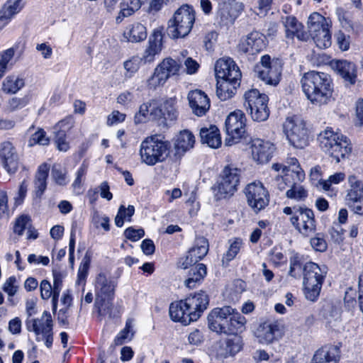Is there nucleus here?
Instances as JSON below:
<instances>
[{
  "mask_svg": "<svg viewBox=\"0 0 363 363\" xmlns=\"http://www.w3.org/2000/svg\"><path fill=\"white\" fill-rule=\"evenodd\" d=\"M49 170L50 165L47 163L41 164L38 168L34 180L35 192L38 197H40L47 188Z\"/></svg>",
  "mask_w": 363,
  "mask_h": 363,
  "instance_id": "33",
  "label": "nucleus"
},
{
  "mask_svg": "<svg viewBox=\"0 0 363 363\" xmlns=\"http://www.w3.org/2000/svg\"><path fill=\"white\" fill-rule=\"evenodd\" d=\"M302 262L298 255H295L290 258L289 274L295 278L300 277L303 273Z\"/></svg>",
  "mask_w": 363,
  "mask_h": 363,
  "instance_id": "56",
  "label": "nucleus"
},
{
  "mask_svg": "<svg viewBox=\"0 0 363 363\" xmlns=\"http://www.w3.org/2000/svg\"><path fill=\"white\" fill-rule=\"evenodd\" d=\"M284 131L294 147L302 149L308 144V130L305 121L299 117L287 118L284 123Z\"/></svg>",
  "mask_w": 363,
  "mask_h": 363,
  "instance_id": "10",
  "label": "nucleus"
},
{
  "mask_svg": "<svg viewBox=\"0 0 363 363\" xmlns=\"http://www.w3.org/2000/svg\"><path fill=\"white\" fill-rule=\"evenodd\" d=\"M309 40L313 39L317 47L325 49L331 45V35L328 21L318 13L310 15L307 22Z\"/></svg>",
  "mask_w": 363,
  "mask_h": 363,
  "instance_id": "7",
  "label": "nucleus"
},
{
  "mask_svg": "<svg viewBox=\"0 0 363 363\" xmlns=\"http://www.w3.org/2000/svg\"><path fill=\"white\" fill-rule=\"evenodd\" d=\"M62 281L61 279L56 274H54V281H53V287H52L53 296L52 298L53 312H55L57 310V308L58 298H59L60 292L62 289Z\"/></svg>",
  "mask_w": 363,
  "mask_h": 363,
  "instance_id": "59",
  "label": "nucleus"
},
{
  "mask_svg": "<svg viewBox=\"0 0 363 363\" xmlns=\"http://www.w3.org/2000/svg\"><path fill=\"white\" fill-rule=\"evenodd\" d=\"M298 182L296 178L294 179L292 185L290 186V189L287 190L286 195L289 199L303 201L308 196V192L302 186L297 184Z\"/></svg>",
  "mask_w": 363,
  "mask_h": 363,
  "instance_id": "47",
  "label": "nucleus"
},
{
  "mask_svg": "<svg viewBox=\"0 0 363 363\" xmlns=\"http://www.w3.org/2000/svg\"><path fill=\"white\" fill-rule=\"evenodd\" d=\"M26 328L34 333L37 342H43L48 348H51L54 340L53 320L50 313L45 311L40 318H28Z\"/></svg>",
  "mask_w": 363,
  "mask_h": 363,
  "instance_id": "9",
  "label": "nucleus"
},
{
  "mask_svg": "<svg viewBox=\"0 0 363 363\" xmlns=\"http://www.w3.org/2000/svg\"><path fill=\"white\" fill-rule=\"evenodd\" d=\"M28 102V101L26 97H13L8 101L7 108L10 112H13L18 109L23 108L27 105Z\"/></svg>",
  "mask_w": 363,
  "mask_h": 363,
  "instance_id": "63",
  "label": "nucleus"
},
{
  "mask_svg": "<svg viewBox=\"0 0 363 363\" xmlns=\"http://www.w3.org/2000/svg\"><path fill=\"white\" fill-rule=\"evenodd\" d=\"M25 85L24 79L21 77L10 75L3 82L2 90L6 94H13L18 92Z\"/></svg>",
  "mask_w": 363,
  "mask_h": 363,
  "instance_id": "40",
  "label": "nucleus"
},
{
  "mask_svg": "<svg viewBox=\"0 0 363 363\" xmlns=\"http://www.w3.org/2000/svg\"><path fill=\"white\" fill-rule=\"evenodd\" d=\"M67 170L60 164H54L51 170V177L55 183L59 186H65L68 184L69 179L67 176Z\"/></svg>",
  "mask_w": 363,
  "mask_h": 363,
  "instance_id": "49",
  "label": "nucleus"
},
{
  "mask_svg": "<svg viewBox=\"0 0 363 363\" xmlns=\"http://www.w3.org/2000/svg\"><path fill=\"white\" fill-rule=\"evenodd\" d=\"M264 48V37L257 31L252 32L242 38L238 45L239 50L248 55L257 54Z\"/></svg>",
  "mask_w": 363,
  "mask_h": 363,
  "instance_id": "20",
  "label": "nucleus"
},
{
  "mask_svg": "<svg viewBox=\"0 0 363 363\" xmlns=\"http://www.w3.org/2000/svg\"><path fill=\"white\" fill-rule=\"evenodd\" d=\"M303 275L305 296L311 301H315L319 296L326 271L314 262H307L303 266Z\"/></svg>",
  "mask_w": 363,
  "mask_h": 363,
  "instance_id": "6",
  "label": "nucleus"
},
{
  "mask_svg": "<svg viewBox=\"0 0 363 363\" xmlns=\"http://www.w3.org/2000/svg\"><path fill=\"white\" fill-rule=\"evenodd\" d=\"M147 102L150 117L152 120H160L164 118L163 110L160 104L155 99L150 100Z\"/></svg>",
  "mask_w": 363,
  "mask_h": 363,
  "instance_id": "54",
  "label": "nucleus"
},
{
  "mask_svg": "<svg viewBox=\"0 0 363 363\" xmlns=\"http://www.w3.org/2000/svg\"><path fill=\"white\" fill-rule=\"evenodd\" d=\"M245 114L240 110L231 112L227 116L225 122V129L228 136L225 139L226 145L237 143L243 136L245 133Z\"/></svg>",
  "mask_w": 363,
  "mask_h": 363,
  "instance_id": "13",
  "label": "nucleus"
},
{
  "mask_svg": "<svg viewBox=\"0 0 363 363\" xmlns=\"http://www.w3.org/2000/svg\"><path fill=\"white\" fill-rule=\"evenodd\" d=\"M23 6V0H8L0 10V21L8 23Z\"/></svg>",
  "mask_w": 363,
  "mask_h": 363,
  "instance_id": "34",
  "label": "nucleus"
},
{
  "mask_svg": "<svg viewBox=\"0 0 363 363\" xmlns=\"http://www.w3.org/2000/svg\"><path fill=\"white\" fill-rule=\"evenodd\" d=\"M89 265L90 259L89 258L85 257L79 267L77 283L78 284H82L84 287L86 284V279L88 275Z\"/></svg>",
  "mask_w": 363,
  "mask_h": 363,
  "instance_id": "57",
  "label": "nucleus"
},
{
  "mask_svg": "<svg viewBox=\"0 0 363 363\" xmlns=\"http://www.w3.org/2000/svg\"><path fill=\"white\" fill-rule=\"evenodd\" d=\"M252 155L253 159L259 163H266L272 157L274 147L269 141L257 138L252 143Z\"/></svg>",
  "mask_w": 363,
  "mask_h": 363,
  "instance_id": "23",
  "label": "nucleus"
},
{
  "mask_svg": "<svg viewBox=\"0 0 363 363\" xmlns=\"http://www.w3.org/2000/svg\"><path fill=\"white\" fill-rule=\"evenodd\" d=\"M247 202L254 212L263 210L269 203V194L261 182L248 184L244 190Z\"/></svg>",
  "mask_w": 363,
  "mask_h": 363,
  "instance_id": "12",
  "label": "nucleus"
},
{
  "mask_svg": "<svg viewBox=\"0 0 363 363\" xmlns=\"http://www.w3.org/2000/svg\"><path fill=\"white\" fill-rule=\"evenodd\" d=\"M143 60L138 56H133L123 62V67L125 70L124 76L125 78H131L139 69Z\"/></svg>",
  "mask_w": 363,
  "mask_h": 363,
  "instance_id": "52",
  "label": "nucleus"
},
{
  "mask_svg": "<svg viewBox=\"0 0 363 363\" xmlns=\"http://www.w3.org/2000/svg\"><path fill=\"white\" fill-rule=\"evenodd\" d=\"M196 12L192 6L184 4L177 9L167 23V33L172 39L184 38L192 30Z\"/></svg>",
  "mask_w": 363,
  "mask_h": 363,
  "instance_id": "5",
  "label": "nucleus"
},
{
  "mask_svg": "<svg viewBox=\"0 0 363 363\" xmlns=\"http://www.w3.org/2000/svg\"><path fill=\"white\" fill-rule=\"evenodd\" d=\"M341 344L328 345L318 350L311 363H338Z\"/></svg>",
  "mask_w": 363,
  "mask_h": 363,
  "instance_id": "24",
  "label": "nucleus"
},
{
  "mask_svg": "<svg viewBox=\"0 0 363 363\" xmlns=\"http://www.w3.org/2000/svg\"><path fill=\"white\" fill-rule=\"evenodd\" d=\"M141 6L140 0H123L121 3V11L116 18V23H120L124 18L130 16Z\"/></svg>",
  "mask_w": 363,
  "mask_h": 363,
  "instance_id": "36",
  "label": "nucleus"
},
{
  "mask_svg": "<svg viewBox=\"0 0 363 363\" xmlns=\"http://www.w3.org/2000/svg\"><path fill=\"white\" fill-rule=\"evenodd\" d=\"M177 99L175 97H171L166 99L162 104H160L163 110L164 118L165 121H174L178 116V111L176 108Z\"/></svg>",
  "mask_w": 363,
  "mask_h": 363,
  "instance_id": "42",
  "label": "nucleus"
},
{
  "mask_svg": "<svg viewBox=\"0 0 363 363\" xmlns=\"http://www.w3.org/2000/svg\"><path fill=\"white\" fill-rule=\"evenodd\" d=\"M286 173L292 174L296 181L302 182L305 179V173L300 167L298 161L295 157H289L286 160Z\"/></svg>",
  "mask_w": 363,
  "mask_h": 363,
  "instance_id": "46",
  "label": "nucleus"
},
{
  "mask_svg": "<svg viewBox=\"0 0 363 363\" xmlns=\"http://www.w3.org/2000/svg\"><path fill=\"white\" fill-rule=\"evenodd\" d=\"M290 221L296 229L304 236H310L315 232L316 220L313 211L306 207L295 208Z\"/></svg>",
  "mask_w": 363,
  "mask_h": 363,
  "instance_id": "14",
  "label": "nucleus"
},
{
  "mask_svg": "<svg viewBox=\"0 0 363 363\" xmlns=\"http://www.w3.org/2000/svg\"><path fill=\"white\" fill-rule=\"evenodd\" d=\"M240 170L233 165H227L222 170L216 184L213 187L216 199L231 197L238 190Z\"/></svg>",
  "mask_w": 363,
  "mask_h": 363,
  "instance_id": "8",
  "label": "nucleus"
},
{
  "mask_svg": "<svg viewBox=\"0 0 363 363\" xmlns=\"http://www.w3.org/2000/svg\"><path fill=\"white\" fill-rule=\"evenodd\" d=\"M234 311L235 309L228 306L213 309L208 315L209 329L217 333H220L223 327L225 325Z\"/></svg>",
  "mask_w": 363,
  "mask_h": 363,
  "instance_id": "17",
  "label": "nucleus"
},
{
  "mask_svg": "<svg viewBox=\"0 0 363 363\" xmlns=\"http://www.w3.org/2000/svg\"><path fill=\"white\" fill-rule=\"evenodd\" d=\"M281 23L285 29V35L288 39L293 40L295 37L301 41L309 40L308 33L304 30V27L296 17L286 16L281 17Z\"/></svg>",
  "mask_w": 363,
  "mask_h": 363,
  "instance_id": "18",
  "label": "nucleus"
},
{
  "mask_svg": "<svg viewBox=\"0 0 363 363\" xmlns=\"http://www.w3.org/2000/svg\"><path fill=\"white\" fill-rule=\"evenodd\" d=\"M240 80L217 79L216 95L221 101L231 99L240 86Z\"/></svg>",
  "mask_w": 363,
  "mask_h": 363,
  "instance_id": "28",
  "label": "nucleus"
},
{
  "mask_svg": "<svg viewBox=\"0 0 363 363\" xmlns=\"http://www.w3.org/2000/svg\"><path fill=\"white\" fill-rule=\"evenodd\" d=\"M303 92L315 105L328 104L333 96V83L330 76L325 72L310 71L301 79Z\"/></svg>",
  "mask_w": 363,
  "mask_h": 363,
  "instance_id": "1",
  "label": "nucleus"
},
{
  "mask_svg": "<svg viewBox=\"0 0 363 363\" xmlns=\"http://www.w3.org/2000/svg\"><path fill=\"white\" fill-rule=\"evenodd\" d=\"M201 141L211 148H218L221 145V137L218 128L215 125L202 128L200 130Z\"/></svg>",
  "mask_w": 363,
  "mask_h": 363,
  "instance_id": "31",
  "label": "nucleus"
},
{
  "mask_svg": "<svg viewBox=\"0 0 363 363\" xmlns=\"http://www.w3.org/2000/svg\"><path fill=\"white\" fill-rule=\"evenodd\" d=\"M215 72L217 79H241V72L231 58H220L215 64Z\"/></svg>",
  "mask_w": 363,
  "mask_h": 363,
  "instance_id": "15",
  "label": "nucleus"
},
{
  "mask_svg": "<svg viewBox=\"0 0 363 363\" xmlns=\"http://www.w3.org/2000/svg\"><path fill=\"white\" fill-rule=\"evenodd\" d=\"M318 138L320 148L336 163L348 158L351 155L352 146L346 135L328 128L320 133Z\"/></svg>",
  "mask_w": 363,
  "mask_h": 363,
  "instance_id": "3",
  "label": "nucleus"
},
{
  "mask_svg": "<svg viewBox=\"0 0 363 363\" xmlns=\"http://www.w3.org/2000/svg\"><path fill=\"white\" fill-rule=\"evenodd\" d=\"M30 218L28 216L22 215L16 218L14 225L13 232L18 235H22L23 231L29 225Z\"/></svg>",
  "mask_w": 363,
  "mask_h": 363,
  "instance_id": "62",
  "label": "nucleus"
},
{
  "mask_svg": "<svg viewBox=\"0 0 363 363\" xmlns=\"http://www.w3.org/2000/svg\"><path fill=\"white\" fill-rule=\"evenodd\" d=\"M281 65L278 60H272L268 55L261 57L254 68L257 77L267 84L277 86L281 79Z\"/></svg>",
  "mask_w": 363,
  "mask_h": 363,
  "instance_id": "11",
  "label": "nucleus"
},
{
  "mask_svg": "<svg viewBox=\"0 0 363 363\" xmlns=\"http://www.w3.org/2000/svg\"><path fill=\"white\" fill-rule=\"evenodd\" d=\"M135 213V207L132 205H129L125 208L123 205L120 206L118 213L115 218V224L117 227H122L124 223V220H131V217Z\"/></svg>",
  "mask_w": 363,
  "mask_h": 363,
  "instance_id": "48",
  "label": "nucleus"
},
{
  "mask_svg": "<svg viewBox=\"0 0 363 363\" xmlns=\"http://www.w3.org/2000/svg\"><path fill=\"white\" fill-rule=\"evenodd\" d=\"M209 303L208 295L201 291L184 300L172 303L169 306V315L172 320L189 325L196 321L207 308Z\"/></svg>",
  "mask_w": 363,
  "mask_h": 363,
  "instance_id": "2",
  "label": "nucleus"
},
{
  "mask_svg": "<svg viewBox=\"0 0 363 363\" xmlns=\"http://www.w3.org/2000/svg\"><path fill=\"white\" fill-rule=\"evenodd\" d=\"M230 246L222 258L223 266H227L236 257L242 245V241L240 238H235L233 240H230Z\"/></svg>",
  "mask_w": 363,
  "mask_h": 363,
  "instance_id": "45",
  "label": "nucleus"
},
{
  "mask_svg": "<svg viewBox=\"0 0 363 363\" xmlns=\"http://www.w3.org/2000/svg\"><path fill=\"white\" fill-rule=\"evenodd\" d=\"M163 35L160 30H154L150 35L148 45L140 57L145 63H151L155 60V56L159 55L162 49Z\"/></svg>",
  "mask_w": 363,
  "mask_h": 363,
  "instance_id": "25",
  "label": "nucleus"
},
{
  "mask_svg": "<svg viewBox=\"0 0 363 363\" xmlns=\"http://www.w3.org/2000/svg\"><path fill=\"white\" fill-rule=\"evenodd\" d=\"M150 118L147 102H145L140 105L139 111L135 115L134 121L136 124H139L145 123Z\"/></svg>",
  "mask_w": 363,
  "mask_h": 363,
  "instance_id": "61",
  "label": "nucleus"
},
{
  "mask_svg": "<svg viewBox=\"0 0 363 363\" xmlns=\"http://www.w3.org/2000/svg\"><path fill=\"white\" fill-rule=\"evenodd\" d=\"M208 241L204 237H197L194 246L189 250L190 256L194 257V260L198 262L202 259L208 252Z\"/></svg>",
  "mask_w": 363,
  "mask_h": 363,
  "instance_id": "37",
  "label": "nucleus"
},
{
  "mask_svg": "<svg viewBox=\"0 0 363 363\" xmlns=\"http://www.w3.org/2000/svg\"><path fill=\"white\" fill-rule=\"evenodd\" d=\"M345 179V174L343 172H336L330 175L328 179L320 181V186L324 191H329L331 189L333 184H338Z\"/></svg>",
  "mask_w": 363,
  "mask_h": 363,
  "instance_id": "55",
  "label": "nucleus"
},
{
  "mask_svg": "<svg viewBox=\"0 0 363 363\" xmlns=\"http://www.w3.org/2000/svg\"><path fill=\"white\" fill-rule=\"evenodd\" d=\"M194 136L190 131L187 130L181 131L174 143L176 155H182L194 147Z\"/></svg>",
  "mask_w": 363,
  "mask_h": 363,
  "instance_id": "32",
  "label": "nucleus"
},
{
  "mask_svg": "<svg viewBox=\"0 0 363 363\" xmlns=\"http://www.w3.org/2000/svg\"><path fill=\"white\" fill-rule=\"evenodd\" d=\"M245 106L247 111L259 107H267L268 96L265 94H260L257 89H251L244 94Z\"/></svg>",
  "mask_w": 363,
  "mask_h": 363,
  "instance_id": "29",
  "label": "nucleus"
},
{
  "mask_svg": "<svg viewBox=\"0 0 363 363\" xmlns=\"http://www.w3.org/2000/svg\"><path fill=\"white\" fill-rule=\"evenodd\" d=\"M231 337H228L225 340L224 351L221 353L222 355L227 357L234 355L238 353L242 348V340L238 335H232Z\"/></svg>",
  "mask_w": 363,
  "mask_h": 363,
  "instance_id": "41",
  "label": "nucleus"
},
{
  "mask_svg": "<svg viewBox=\"0 0 363 363\" xmlns=\"http://www.w3.org/2000/svg\"><path fill=\"white\" fill-rule=\"evenodd\" d=\"M115 287L111 279L104 273H99L95 279V300L113 298Z\"/></svg>",
  "mask_w": 363,
  "mask_h": 363,
  "instance_id": "22",
  "label": "nucleus"
},
{
  "mask_svg": "<svg viewBox=\"0 0 363 363\" xmlns=\"http://www.w3.org/2000/svg\"><path fill=\"white\" fill-rule=\"evenodd\" d=\"M70 119L60 121L54 127L55 142L60 151L66 152L69 150V143L66 141V131L70 128Z\"/></svg>",
  "mask_w": 363,
  "mask_h": 363,
  "instance_id": "30",
  "label": "nucleus"
},
{
  "mask_svg": "<svg viewBox=\"0 0 363 363\" xmlns=\"http://www.w3.org/2000/svg\"><path fill=\"white\" fill-rule=\"evenodd\" d=\"M250 114L253 121L262 122L266 121L269 116V110L267 107H259L252 110H249Z\"/></svg>",
  "mask_w": 363,
  "mask_h": 363,
  "instance_id": "60",
  "label": "nucleus"
},
{
  "mask_svg": "<svg viewBox=\"0 0 363 363\" xmlns=\"http://www.w3.org/2000/svg\"><path fill=\"white\" fill-rule=\"evenodd\" d=\"M206 275V267L203 264H198L193 266L189 272V278L186 280L185 284L189 288H194L196 284L199 282Z\"/></svg>",
  "mask_w": 363,
  "mask_h": 363,
  "instance_id": "38",
  "label": "nucleus"
},
{
  "mask_svg": "<svg viewBox=\"0 0 363 363\" xmlns=\"http://www.w3.org/2000/svg\"><path fill=\"white\" fill-rule=\"evenodd\" d=\"M132 322L128 320L126 322L125 327L122 330L114 339L116 345H123L126 340H130L133 333H131Z\"/></svg>",
  "mask_w": 363,
  "mask_h": 363,
  "instance_id": "58",
  "label": "nucleus"
},
{
  "mask_svg": "<svg viewBox=\"0 0 363 363\" xmlns=\"http://www.w3.org/2000/svg\"><path fill=\"white\" fill-rule=\"evenodd\" d=\"M187 98L192 112L195 115L202 116L208 111L210 100L203 91L198 89L191 91Z\"/></svg>",
  "mask_w": 363,
  "mask_h": 363,
  "instance_id": "21",
  "label": "nucleus"
},
{
  "mask_svg": "<svg viewBox=\"0 0 363 363\" xmlns=\"http://www.w3.org/2000/svg\"><path fill=\"white\" fill-rule=\"evenodd\" d=\"M167 75L159 71L156 67L152 74L147 80V86L150 89H156L164 86L167 81Z\"/></svg>",
  "mask_w": 363,
  "mask_h": 363,
  "instance_id": "51",
  "label": "nucleus"
},
{
  "mask_svg": "<svg viewBox=\"0 0 363 363\" xmlns=\"http://www.w3.org/2000/svg\"><path fill=\"white\" fill-rule=\"evenodd\" d=\"M280 324L277 321L267 320L259 325L255 332L258 342L264 345H269L280 336Z\"/></svg>",
  "mask_w": 363,
  "mask_h": 363,
  "instance_id": "16",
  "label": "nucleus"
},
{
  "mask_svg": "<svg viewBox=\"0 0 363 363\" xmlns=\"http://www.w3.org/2000/svg\"><path fill=\"white\" fill-rule=\"evenodd\" d=\"M294 179H296V177L289 173H285L283 177L277 175L272 180V185L279 191H284L286 187H290L292 185Z\"/></svg>",
  "mask_w": 363,
  "mask_h": 363,
  "instance_id": "53",
  "label": "nucleus"
},
{
  "mask_svg": "<svg viewBox=\"0 0 363 363\" xmlns=\"http://www.w3.org/2000/svg\"><path fill=\"white\" fill-rule=\"evenodd\" d=\"M123 35L129 42L138 43L147 38V30L143 24L134 23L126 28Z\"/></svg>",
  "mask_w": 363,
  "mask_h": 363,
  "instance_id": "35",
  "label": "nucleus"
},
{
  "mask_svg": "<svg viewBox=\"0 0 363 363\" xmlns=\"http://www.w3.org/2000/svg\"><path fill=\"white\" fill-rule=\"evenodd\" d=\"M17 48H10L0 52V79L4 75L9 66H12L13 60Z\"/></svg>",
  "mask_w": 363,
  "mask_h": 363,
  "instance_id": "43",
  "label": "nucleus"
},
{
  "mask_svg": "<svg viewBox=\"0 0 363 363\" xmlns=\"http://www.w3.org/2000/svg\"><path fill=\"white\" fill-rule=\"evenodd\" d=\"M246 323V318L235 310L220 334L238 335L245 330Z\"/></svg>",
  "mask_w": 363,
  "mask_h": 363,
  "instance_id": "27",
  "label": "nucleus"
},
{
  "mask_svg": "<svg viewBox=\"0 0 363 363\" xmlns=\"http://www.w3.org/2000/svg\"><path fill=\"white\" fill-rule=\"evenodd\" d=\"M156 68L167 75V78L178 74L181 68V63L171 57L164 58Z\"/></svg>",
  "mask_w": 363,
  "mask_h": 363,
  "instance_id": "39",
  "label": "nucleus"
},
{
  "mask_svg": "<svg viewBox=\"0 0 363 363\" xmlns=\"http://www.w3.org/2000/svg\"><path fill=\"white\" fill-rule=\"evenodd\" d=\"M171 144L157 135L145 138L140 143L139 155L141 162L154 166L164 162L169 155Z\"/></svg>",
  "mask_w": 363,
  "mask_h": 363,
  "instance_id": "4",
  "label": "nucleus"
},
{
  "mask_svg": "<svg viewBox=\"0 0 363 363\" xmlns=\"http://www.w3.org/2000/svg\"><path fill=\"white\" fill-rule=\"evenodd\" d=\"M331 66L345 82L350 84H355L357 75V67L354 63L344 60H339L333 61Z\"/></svg>",
  "mask_w": 363,
  "mask_h": 363,
  "instance_id": "26",
  "label": "nucleus"
},
{
  "mask_svg": "<svg viewBox=\"0 0 363 363\" xmlns=\"http://www.w3.org/2000/svg\"><path fill=\"white\" fill-rule=\"evenodd\" d=\"M113 298H106L101 300H95L94 308L97 310L99 316L108 315L109 318H114L116 315L113 314V306L112 303Z\"/></svg>",
  "mask_w": 363,
  "mask_h": 363,
  "instance_id": "44",
  "label": "nucleus"
},
{
  "mask_svg": "<svg viewBox=\"0 0 363 363\" xmlns=\"http://www.w3.org/2000/svg\"><path fill=\"white\" fill-rule=\"evenodd\" d=\"M0 159L9 174H14L18 169L19 158L15 147L10 142H4L0 147Z\"/></svg>",
  "mask_w": 363,
  "mask_h": 363,
  "instance_id": "19",
  "label": "nucleus"
},
{
  "mask_svg": "<svg viewBox=\"0 0 363 363\" xmlns=\"http://www.w3.org/2000/svg\"><path fill=\"white\" fill-rule=\"evenodd\" d=\"M88 166L83 163L78 169L76 173V178L72 183V187L74 189H80L82 185V181L84 179L87 172Z\"/></svg>",
  "mask_w": 363,
  "mask_h": 363,
  "instance_id": "64",
  "label": "nucleus"
},
{
  "mask_svg": "<svg viewBox=\"0 0 363 363\" xmlns=\"http://www.w3.org/2000/svg\"><path fill=\"white\" fill-rule=\"evenodd\" d=\"M324 318L326 326L329 328L334 329L341 321V313L337 308L330 306L328 311L324 314Z\"/></svg>",
  "mask_w": 363,
  "mask_h": 363,
  "instance_id": "50",
  "label": "nucleus"
}]
</instances>
